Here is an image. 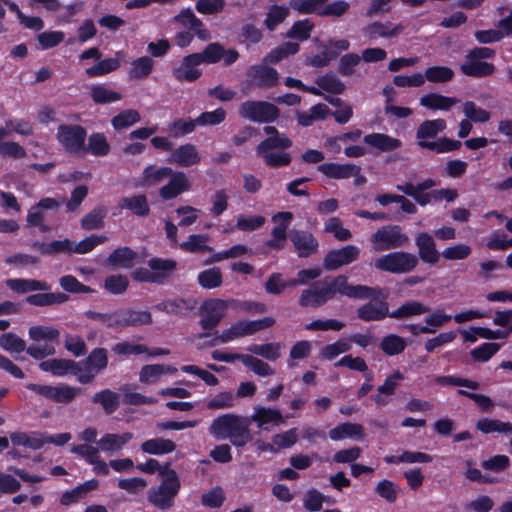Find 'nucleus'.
Instances as JSON below:
<instances>
[{"label":"nucleus","mask_w":512,"mask_h":512,"mask_svg":"<svg viewBox=\"0 0 512 512\" xmlns=\"http://www.w3.org/2000/svg\"><path fill=\"white\" fill-rule=\"evenodd\" d=\"M345 296L355 299H370L356 309L357 318L364 322L382 321L390 318L388 291L379 286L353 285L348 283Z\"/></svg>","instance_id":"f257e3e1"},{"label":"nucleus","mask_w":512,"mask_h":512,"mask_svg":"<svg viewBox=\"0 0 512 512\" xmlns=\"http://www.w3.org/2000/svg\"><path fill=\"white\" fill-rule=\"evenodd\" d=\"M250 425L249 418L227 413L212 421L209 433L217 440L229 439L234 447L243 448L253 439Z\"/></svg>","instance_id":"f03ea898"},{"label":"nucleus","mask_w":512,"mask_h":512,"mask_svg":"<svg viewBox=\"0 0 512 512\" xmlns=\"http://www.w3.org/2000/svg\"><path fill=\"white\" fill-rule=\"evenodd\" d=\"M347 288H349L347 276L326 277L323 281H317L311 288L301 292L299 305L303 308L323 306L333 299L337 293L345 296Z\"/></svg>","instance_id":"7ed1b4c3"},{"label":"nucleus","mask_w":512,"mask_h":512,"mask_svg":"<svg viewBox=\"0 0 512 512\" xmlns=\"http://www.w3.org/2000/svg\"><path fill=\"white\" fill-rule=\"evenodd\" d=\"M275 323L276 320L270 316L257 320H238L229 328L223 330L221 334L215 331V337L208 343V346L213 347L219 343L225 344L234 341L235 339L254 335L261 330L272 327Z\"/></svg>","instance_id":"20e7f679"},{"label":"nucleus","mask_w":512,"mask_h":512,"mask_svg":"<svg viewBox=\"0 0 512 512\" xmlns=\"http://www.w3.org/2000/svg\"><path fill=\"white\" fill-rule=\"evenodd\" d=\"M496 51L489 47H475L468 51L464 63L461 64V72L469 77L484 78L491 76L496 67L493 63L485 62V59H492Z\"/></svg>","instance_id":"39448f33"},{"label":"nucleus","mask_w":512,"mask_h":512,"mask_svg":"<svg viewBox=\"0 0 512 512\" xmlns=\"http://www.w3.org/2000/svg\"><path fill=\"white\" fill-rule=\"evenodd\" d=\"M65 198L61 200L53 197H43L34 205H32L26 215V226L36 227L42 233H47L52 230V226L48 225L46 221L52 219L53 215L57 213Z\"/></svg>","instance_id":"423d86ee"},{"label":"nucleus","mask_w":512,"mask_h":512,"mask_svg":"<svg viewBox=\"0 0 512 512\" xmlns=\"http://www.w3.org/2000/svg\"><path fill=\"white\" fill-rule=\"evenodd\" d=\"M231 306V300L209 298L203 301L199 307V325L207 332L198 334V338L210 336L209 331L217 328L226 315L227 308Z\"/></svg>","instance_id":"0eeeda50"},{"label":"nucleus","mask_w":512,"mask_h":512,"mask_svg":"<svg viewBox=\"0 0 512 512\" xmlns=\"http://www.w3.org/2000/svg\"><path fill=\"white\" fill-rule=\"evenodd\" d=\"M419 261L416 255L405 251H394L374 260L376 270L391 274H406L413 271Z\"/></svg>","instance_id":"6e6552de"},{"label":"nucleus","mask_w":512,"mask_h":512,"mask_svg":"<svg viewBox=\"0 0 512 512\" xmlns=\"http://www.w3.org/2000/svg\"><path fill=\"white\" fill-rule=\"evenodd\" d=\"M56 139L64 151L72 156L83 157L87 130L79 124H61L57 128Z\"/></svg>","instance_id":"1a4fd4ad"},{"label":"nucleus","mask_w":512,"mask_h":512,"mask_svg":"<svg viewBox=\"0 0 512 512\" xmlns=\"http://www.w3.org/2000/svg\"><path fill=\"white\" fill-rule=\"evenodd\" d=\"M180 488V480H176L174 477L162 479L159 485L149 488L147 500L159 510H169L174 506L175 498Z\"/></svg>","instance_id":"9d476101"},{"label":"nucleus","mask_w":512,"mask_h":512,"mask_svg":"<svg viewBox=\"0 0 512 512\" xmlns=\"http://www.w3.org/2000/svg\"><path fill=\"white\" fill-rule=\"evenodd\" d=\"M370 242L374 251L383 252L405 246L409 242V237L401 226L386 225L371 235Z\"/></svg>","instance_id":"9b49d317"},{"label":"nucleus","mask_w":512,"mask_h":512,"mask_svg":"<svg viewBox=\"0 0 512 512\" xmlns=\"http://www.w3.org/2000/svg\"><path fill=\"white\" fill-rule=\"evenodd\" d=\"M241 118L256 123H272L280 116L279 108L267 101L247 100L239 106Z\"/></svg>","instance_id":"f8f14e48"},{"label":"nucleus","mask_w":512,"mask_h":512,"mask_svg":"<svg viewBox=\"0 0 512 512\" xmlns=\"http://www.w3.org/2000/svg\"><path fill=\"white\" fill-rule=\"evenodd\" d=\"M26 388L48 400L62 404L71 403L82 392L81 388L72 387L65 383L57 386L29 383Z\"/></svg>","instance_id":"ddd939ff"},{"label":"nucleus","mask_w":512,"mask_h":512,"mask_svg":"<svg viewBox=\"0 0 512 512\" xmlns=\"http://www.w3.org/2000/svg\"><path fill=\"white\" fill-rule=\"evenodd\" d=\"M82 372H79L78 382L81 384H90L95 376L106 369L108 365V352L105 348H94L86 357L80 361Z\"/></svg>","instance_id":"4468645a"},{"label":"nucleus","mask_w":512,"mask_h":512,"mask_svg":"<svg viewBox=\"0 0 512 512\" xmlns=\"http://www.w3.org/2000/svg\"><path fill=\"white\" fill-rule=\"evenodd\" d=\"M152 322V315L148 310L121 308L115 311V321L110 326L111 329H123L149 325Z\"/></svg>","instance_id":"2eb2a0df"},{"label":"nucleus","mask_w":512,"mask_h":512,"mask_svg":"<svg viewBox=\"0 0 512 512\" xmlns=\"http://www.w3.org/2000/svg\"><path fill=\"white\" fill-rule=\"evenodd\" d=\"M359 255L360 249L356 245H346L339 249H332L325 255L323 267L327 271H334L353 263L359 258Z\"/></svg>","instance_id":"dca6fc26"},{"label":"nucleus","mask_w":512,"mask_h":512,"mask_svg":"<svg viewBox=\"0 0 512 512\" xmlns=\"http://www.w3.org/2000/svg\"><path fill=\"white\" fill-rule=\"evenodd\" d=\"M292 219L293 213L289 211L277 212L272 216V222L277 223V225L271 230L272 238L266 241L267 247L277 251L284 249L287 239V229Z\"/></svg>","instance_id":"f3484780"},{"label":"nucleus","mask_w":512,"mask_h":512,"mask_svg":"<svg viewBox=\"0 0 512 512\" xmlns=\"http://www.w3.org/2000/svg\"><path fill=\"white\" fill-rule=\"evenodd\" d=\"M289 238L301 258H307L318 250L319 242L309 231L294 229L290 232Z\"/></svg>","instance_id":"a211bd4d"},{"label":"nucleus","mask_w":512,"mask_h":512,"mask_svg":"<svg viewBox=\"0 0 512 512\" xmlns=\"http://www.w3.org/2000/svg\"><path fill=\"white\" fill-rule=\"evenodd\" d=\"M174 22L180 24L184 28H188L198 39L201 41H208L211 39L210 31L204 26L201 19H199L190 8L182 9L173 18Z\"/></svg>","instance_id":"6ab92c4d"},{"label":"nucleus","mask_w":512,"mask_h":512,"mask_svg":"<svg viewBox=\"0 0 512 512\" xmlns=\"http://www.w3.org/2000/svg\"><path fill=\"white\" fill-rule=\"evenodd\" d=\"M247 74L252 82L260 88H272L279 83V73L277 70L263 62L250 66Z\"/></svg>","instance_id":"aec40b11"},{"label":"nucleus","mask_w":512,"mask_h":512,"mask_svg":"<svg viewBox=\"0 0 512 512\" xmlns=\"http://www.w3.org/2000/svg\"><path fill=\"white\" fill-rule=\"evenodd\" d=\"M317 170L325 177L334 180L349 179L361 173V167L354 163L325 162L319 164Z\"/></svg>","instance_id":"412c9836"},{"label":"nucleus","mask_w":512,"mask_h":512,"mask_svg":"<svg viewBox=\"0 0 512 512\" xmlns=\"http://www.w3.org/2000/svg\"><path fill=\"white\" fill-rule=\"evenodd\" d=\"M190 190V182L182 171L173 172L167 184L159 189V196L165 200H172Z\"/></svg>","instance_id":"4be33fe9"},{"label":"nucleus","mask_w":512,"mask_h":512,"mask_svg":"<svg viewBox=\"0 0 512 512\" xmlns=\"http://www.w3.org/2000/svg\"><path fill=\"white\" fill-rule=\"evenodd\" d=\"M202 64L198 53H192L185 56L181 65L173 70V76L178 81L194 82L202 75V71L197 68Z\"/></svg>","instance_id":"5701e85b"},{"label":"nucleus","mask_w":512,"mask_h":512,"mask_svg":"<svg viewBox=\"0 0 512 512\" xmlns=\"http://www.w3.org/2000/svg\"><path fill=\"white\" fill-rule=\"evenodd\" d=\"M147 265L152 270L157 285L165 284L177 269L176 260L171 258L153 257L147 261Z\"/></svg>","instance_id":"b1692460"},{"label":"nucleus","mask_w":512,"mask_h":512,"mask_svg":"<svg viewBox=\"0 0 512 512\" xmlns=\"http://www.w3.org/2000/svg\"><path fill=\"white\" fill-rule=\"evenodd\" d=\"M197 300L194 298H175L163 300L155 305V309L175 316H186L195 309Z\"/></svg>","instance_id":"393cba45"},{"label":"nucleus","mask_w":512,"mask_h":512,"mask_svg":"<svg viewBox=\"0 0 512 512\" xmlns=\"http://www.w3.org/2000/svg\"><path fill=\"white\" fill-rule=\"evenodd\" d=\"M419 258L428 264H436L441 254L436 249V243L428 232H420L415 237Z\"/></svg>","instance_id":"a878e982"},{"label":"nucleus","mask_w":512,"mask_h":512,"mask_svg":"<svg viewBox=\"0 0 512 512\" xmlns=\"http://www.w3.org/2000/svg\"><path fill=\"white\" fill-rule=\"evenodd\" d=\"M39 367L42 371L50 372L55 376H64L71 373L78 377L79 372H82L81 363H77L70 359L54 358L42 361Z\"/></svg>","instance_id":"bb28decb"},{"label":"nucleus","mask_w":512,"mask_h":512,"mask_svg":"<svg viewBox=\"0 0 512 512\" xmlns=\"http://www.w3.org/2000/svg\"><path fill=\"white\" fill-rule=\"evenodd\" d=\"M286 149L268 148L260 149L256 147V154L262 158L265 165L269 168L278 169L289 166L292 162V156Z\"/></svg>","instance_id":"cd10ccee"},{"label":"nucleus","mask_w":512,"mask_h":512,"mask_svg":"<svg viewBox=\"0 0 512 512\" xmlns=\"http://www.w3.org/2000/svg\"><path fill=\"white\" fill-rule=\"evenodd\" d=\"M328 436L333 441H339L346 438L363 440L366 434L364 427L361 424L344 422L330 429L328 432Z\"/></svg>","instance_id":"c85d7f7f"},{"label":"nucleus","mask_w":512,"mask_h":512,"mask_svg":"<svg viewBox=\"0 0 512 512\" xmlns=\"http://www.w3.org/2000/svg\"><path fill=\"white\" fill-rule=\"evenodd\" d=\"M138 253L128 246L114 249L107 258V264L115 268L130 269L135 265Z\"/></svg>","instance_id":"c756f323"},{"label":"nucleus","mask_w":512,"mask_h":512,"mask_svg":"<svg viewBox=\"0 0 512 512\" xmlns=\"http://www.w3.org/2000/svg\"><path fill=\"white\" fill-rule=\"evenodd\" d=\"M263 131L267 134V137L256 147L263 148V150L268 148L289 149L292 147V140L285 133L279 132L276 127L265 126Z\"/></svg>","instance_id":"7c9ffc66"},{"label":"nucleus","mask_w":512,"mask_h":512,"mask_svg":"<svg viewBox=\"0 0 512 512\" xmlns=\"http://www.w3.org/2000/svg\"><path fill=\"white\" fill-rule=\"evenodd\" d=\"M118 206L120 209H126L138 217H147L150 215V206L145 194H137L120 199Z\"/></svg>","instance_id":"2f4dec72"},{"label":"nucleus","mask_w":512,"mask_h":512,"mask_svg":"<svg viewBox=\"0 0 512 512\" xmlns=\"http://www.w3.org/2000/svg\"><path fill=\"white\" fill-rule=\"evenodd\" d=\"M84 145V156L91 154L95 157H106L111 151V145L103 132H93L87 136Z\"/></svg>","instance_id":"473e14b6"},{"label":"nucleus","mask_w":512,"mask_h":512,"mask_svg":"<svg viewBox=\"0 0 512 512\" xmlns=\"http://www.w3.org/2000/svg\"><path fill=\"white\" fill-rule=\"evenodd\" d=\"M5 283L9 289L19 294L32 291H49L51 289L49 283L36 279L10 278Z\"/></svg>","instance_id":"72a5a7b5"},{"label":"nucleus","mask_w":512,"mask_h":512,"mask_svg":"<svg viewBox=\"0 0 512 512\" xmlns=\"http://www.w3.org/2000/svg\"><path fill=\"white\" fill-rule=\"evenodd\" d=\"M200 160L196 147L191 143L180 145L171 154V161L181 167L196 165Z\"/></svg>","instance_id":"f704fd0d"},{"label":"nucleus","mask_w":512,"mask_h":512,"mask_svg":"<svg viewBox=\"0 0 512 512\" xmlns=\"http://www.w3.org/2000/svg\"><path fill=\"white\" fill-rule=\"evenodd\" d=\"M363 142L382 152H391L401 147L399 139L384 133H371L363 138Z\"/></svg>","instance_id":"c9c22d12"},{"label":"nucleus","mask_w":512,"mask_h":512,"mask_svg":"<svg viewBox=\"0 0 512 512\" xmlns=\"http://www.w3.org/2000/svg\"><path fill=\"white\" fill-rule=\"evenodd\" d=\"M446 127V121L442 118L424 120L416 131L418 146L420 147V142H428V139H434L439 133L443 132Z\"/></svg>","instance_id":"e433bc0d"},{"label":"nucleus","mask_w":512,"mask_h":512,"mask_svg":"<svg viewBox=\"0 0 512 512\" xmlns=\"http://www.w3.org/2000/svg\"><path fill=\"white\" fill-rule=\"evenodd\" d=\"M35 249L43 256H55L58 254H72V240H53L51 242H36Z\"/></svg>","instance_id":"4c0bfd02"},{"label":"nucleus","mask_w":512,"mask_h":512,"mask_svg":"<svg viewBox=\"0 0 512 512\" xmlns=\"http://www.w3.org/2000/svg\"><path fill=\"white\" fill-rule=\"evenodd\" d=\"M177 369L171 365L164 364H147L144 365L139 373L141 383H155L163 374H174Z\"/></svg>","instance_id":"58836bf2"},{"label":"nucleus","mask_w":512,"mask_h":512,"mask_svg":"<svg viewBox=\"0 0 512 512\" xmlns=\"http://www.w3.org/2000/svg\"><path fill=\"white\" fill-rule=\"evenodd\" d=\"M429 310L430 308L428 306L419 301H406L397 309L390 312V318L404 320L414 316L422 315L429 312Z\"/></svg>","instance_id":"ea45409f"},{"label":"nucleus","mask_w":512,"mask_h":512,"mask_svg":"<svg viewBox=\"0 0 512 512\" xmlns=\"http://www.w3.org/2000/svg\"><path fill=\"white\" fill-rule=\"evenodd\" d=\"M92 402L100 404L106 415L113 414L120 407V395L110 389H103L92 396Z\"/></svg>","instance_id":"a19ab883"},{"label":"nucleus","mask_w":512,"mask_h":512,"mask_svg":"<svg viewBox=\"0 0 512 512\" xmlns=\"http://www.w3.org/2000/svg\"><path fill=\"white\" fill-rule=\"evenodd\" d=\"M133 434L125 432L122 434L106 433L98 441V445L104 452L120 451L131 439Z\"/></svg>","instance_id":"79ce46f5"},{"label":"nucleus","mask_w":512,"mask_h":512,"mask_svg":"<svg viewBox=\"0 0 512 512\" xmlns=\"http://www.w3.org/2000/svg\"><path fill=\"white\" fill-rule=\"evenodd\" d=\"M456 103V98L438 93H428L420 98V105L431 110L448 111Z\"/></svg>","instance_id":"37998d69"},{"label":"nucleus","mask_w":512,"mask_h":512,"mask_svg":"<svg viewBox=\"0 0 512 512\" xmlns=\"http://www.w3.org/2000/svg\"><path fill=\"white\" fill-rule=\"evenodd\" d=\"M122 56V52H117L115 57L98 61L93 66L86 69L87 76L98 77L116 71L121 65Z\"/></svg>","instance_id":"c03bdc74"},{"label":"nucleus","mask_w":512,"mask_h":512,"mask_svg":"<svg viewBox=\"0 0 512 512\" xmlns=\"http://www.w3.org/2000/svg\"><path fill=\"white\" fill-rule=\"evenodd\" d=\"M290 5H278L273 4L269 7L266 17L263 21L264 26L270 32L276 30V28L283 23L290 14Z\"/></svg>","instance_id":"a18cd8bd"},{"label":"nucleus","mask_w":512,"mask_h":512,"mask_svg":"<svg viewBox=\"0 0 512 512\" xmlns=\"http://www.w3.org/2000/svg\"><path fill=\"white\" fill-rule=\"evenodd\" d=\"M69 296L65 293H37L26 297L25 301L33 306L46 307L67 302Z\"/></svg>","instance_id":"49530a36"},{"label":"nucleus","mask_w":512,"mask_h":512,"mask_svg":"<svg viewBox=\"0 0 512 512\" xmlns=\"http://www.w3.org/2000/svg\"><path fill=\"white\" fill-rule=\"evenodd\" d=\"M173 169L168 166L156 168L155 165H148L142 172V185L154 186L173 174Z\"/></svg>","instance_id":"de8ad7c7"},{"label":"nucleus","mask_w":512,"mask_h":512,"mask_svg":"<svg viewBox=\"0 0 512 512\" xmlns=\"http://www.w3.org/2000/svg\"><path fill=\"white\" fill-rule=\"evenodd\" d=\"M154 60L150 56H142L131 62L128 76L130 79H146L153 71Z\"/></svg>","instance_id":"09e8293b"},{"label":"nucleus","mask_w":512,"mask_h":512,"mask_svg":"<svg viewBox=\"0 0 512 512\" xmlns=\"http://www.w3.org/2000/svg\"><path fill=\"white\" fill-rule=\"evenodd\" d=\"M141 449L147 454L164 455L173 452L176 449V444L169 439L153 438L144 441Z\"/></svg>","instance_id":"8fccbe9b"},{"label":"nucleus","mask_w":512,"mask_h":512,"mask_svg":"<svg viewBox=\"0 0 512 512\" xmlns=\"http://www.w3.org/2000/svg\"><path fill=\"white\" fill-rule=\"evenodd\" d=\"M90 97L93 102L98 105L110 104L122 99L121 93L109 89L104 84L92 86L90 90Z\"/></svg>","instance_id":"3c124183"},{"label":"nucleus","mask_w":512,"mask_h":512,"mask_svg":"<svg viewBox=\"0 0 512 512\" xmlns=\"http://www.w3.org/2000/svg\"><path fill=\"white\" fill-rule=\"evenodd\" d=\"M258 427L267 430L265 424L280 425L283 423V416L279 409L259 407L252 416Z\"/></svg>","instance_id":"603ef678"},{"label":"nucleus","mask_w":512,"mask_h":512,"mask_svg":"<svg viewBox=\"0 0 512 512\" xmlns=\"http://www.w3.org/2000/svg\"><path fill=\"white\" fill-rule=\"evenodd\" d=\"M476 428L483 434L491 433H512V423L503 422L498 419L481 418L477 421Z\"/></svg>","instance_id":"864d4df0"},{"label":"nucleus","mask_w":512,"mask_h":512,"mask_svg":"<svg viewBox=\"0 0 512 512\" xmlns=\"http://www.w3.org/2000/svg\"><path fill=\"white\" fill-rule=\"evenodd\" d=\"M140 120L141 116L137 110L125 109L112 117L111 125L116 131H122L140 122Z\"/></svg>","instance_id":"5fc2aeb1"},{"label":"nucleus","mask_w":512,"mask_h":512,"mask_svg":"<svg viewBox=\"0 0 512 512\" xmlns=\"http://www.w3.org/2000/svg\"><path fill=\"white\" fill-rule=\"evenodd\" d=\"M461 145L462 143L459 140L448 137H441L433 142H420V148L428 149L438 154L458 150Z\"/></svg>","instance_id":"6e6d98bb"},{"label":"nucleus","mask_w":512,"mask_h":512,"mask_svg":"<svg viewBox=\"0 0 512 512\" xmlns=\"http://www.w3.org/2000/svg\"><path fill=\"white\" fill-rule=\"evenodd\" d=\"M199 285L204 289H215L222 285L223 275L219 267L201 271L197 276Z\"/></svg>","instance_id":"4d7b16f0"},{"label":"nucleus","mask_w":512,"mask_h":512,"mask_svg":"<svg viewBox=\"0 0 512 512\" xmlns=\"http://www.w3.org/2000/svg\"><path fill=\"white\" fill-rule=\"evenodd\" d=\"M407 346L405 339L396 334H389L380 342V349L388 356L401 354Z\"/></svg>","instance_id":"13d9d810"},{"label":"nucleus","mask_w":512,"mask_h":512,"mask_svg":"<svg viewBox=\"0 0 512 512\" xmlns=\"http://www.w3.org/2000/svg\"><path fill=\"white\" fill-rule=\"evenodd\" d=\"M196 127V119L178 118L168 124L167 131L172 138H180L194 132Z\"/></svg>","instance_id":"bf43d9fd"},{"label":"nucleus","mask_w":512,"mask_h":512,"mask_svg":"<svg viewBox=\"0 0 512 512\" xmlns=\"http://www.w3.org/2000/svg\"><path fill=\"white\" fill-rule=\"evenodd\" d=\"M208 240L209 237L206 234H192L180 245V248L190 253L211 252L213 248L207 245Z\"/></svg>","instance_id":"052dcab7"},{"label":"nucleus","mask_w":512,"mask_h":512,"mask_svg":"<svg viewBox=\"0 0 512 512\" xmlns=\"http://www.w3.org/2000/svg\"><path fill=\"white\" fill-rule=\"evenodd\" d=\"M315 82L320 89L331 94H342L345 90V84L333 73L319 76Z\"/></svg>","instance_id":"680f3d73"},{"label":"nucleus","mask_w":512,"mask_h":512,"mask_svg":"<svg viewBox=\"0 0 512 512\" xmlns=\"http://www.w3.org/2000/svg\"><path fill=\"white\" fill-rule=\"evenodd\" d=\"M107 211L104 207H96L81 219V227L85 230H95L104 226Z\"/></svg>","instance_id":"e2e57ef3"},{"label":"nucleus","mask_w":512,"mask_h":512,"mask_svg":"<svg viewBox=\"0 0 512 512\" xmlns=\"http://www.w3.org/2000/svg\"><path fill=\"white\" fill-rule=\"evenodd\" d=\"M263 39V32L252 23H246L241 26L239 31V42L249 47L256 45Z\"/></svg>","instance_id":"0e129e2a"},{"label":"nucleus","mask_w":512,"mask_h":512,"mask_svg":"<svg viewBox=\"0 0 512 512\" xmlns=\"http://www.w3.org/2000/svg\"><path fill=\"white\" fill-rule=\"evenodd\" d=\"M324 231L333 234L338 241H348L352 238L349 229L344 228L339 217H330L324 223Z\"/></svg>","instance_id":"69168bd1"},{"label":"nucleus","mask_w":512,"mask_h":512,"mask_svg":"<svg viewBox=\"0 0 512 512\" xmlns=\"http://www.w3.org/2000/svg\"><path fill=\"white\" fill-rule=\"evenodd\" d=\"M247 350L270 361H275L280 357L279 343L251 344Z\"/></svg>","instance_id":"338daca9"},{"label":"nucleus","mask_w":512,"mask_h":512,"mask_svg":"<svg viewBox=\"0 0 512 512\" xmlns=\"http://www.w3.org/2000/svg\"><path fill=\"white\" fill-rule=\"evenodd\" d=\"M314 24L309 19L295 21L287 32V37L299 41H306L310 38Z\"/></svg>","instance_id":"774afa93"}]
</instances>
